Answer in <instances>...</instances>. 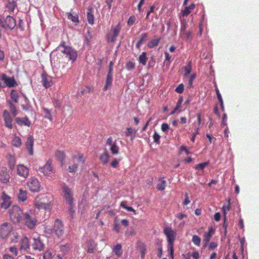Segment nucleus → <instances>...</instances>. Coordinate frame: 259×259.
Wrapping results in <instances>:
<instances>
[{
  "mask_svg": "<svg viewBox=\"0 0 259 259\" xmlns=\"http://www.w3.org/2000/svg\"><path fill=\"white\" fill-rule=\"evenodd\" d=\"M45 233L49 236L55 235L58 238L61 237L64 233V226L61 220L57 219L55 220L53 229L46 227Z\"/></svg>",
  "mask_w": 259,
  "mask_h": 259,
  "instance_id": "1",
  "label": "nucleus"
},
{
  "mask_svg": "<svg viewBox=\"0 0 259 259\" xmlns=\"http://www.w3.org/2000/svg\"><path fill=\"white\" fill-rule=\"evenodd\" d=\"M38 170L49 180H54L56 178V171L52 165L51 160H48L43 166L39 167Z\"/></svg>",
  "mask_w": 259,
  "mask_h": 259,
  "instance_id": "2",
  "label": "nucleus"
},
{
  "mask_svg": "<svg viewBox=\"0 0 259 259\" xmlns=\"http://www.w3.org/2000/svg\"><path fill=\"white\" fill-rule=\"evenodd\" d=\"M9 215L13 223L17 224L22 222L24 213L19 206L14 205L9 210Z\"/></svg>",
  "mask_w": 259,
  "mask_h": 259,
  "instance_id": "3",
  "label": "nucleus"
},
{
  "mask_svg": "<svg viewBox=\"0 0 259 259\" xmlns=\"http://www.w3.org/2000/svg\"><path fill=\"white\" fill-rule=\"evenodd\" d=\"M51 197L48 195H40L36 198L35 206L38 209L50 210L51 205Z\"/></svg>",
  "mask_w": 259,
  "mask_h": 259,
  "instance_id": "4",
  "label": "nucleus"
},
{
  "mask_svg": "<svg viewBox=\"0 0 259 259\" xmlns=\"http://www.w3.org/2000/svg\"><path fill=\"white\" fill-rule=\"evenodd\" d=\"M163 232L167 238L168 246L170 250V255L172 256L174 253L173 245L175 239V232L170 227L165 228Z\"/></svg>",
  "mask_w": 259,
  "mask_h": 259,
  "instance_id": "5",
  "label": "nucleus"
},
{
  "mask_svg": "<svg viewBox=\"0 0 259 259\" xmlns=\"http://www.w3.org/2000/svg\"><path fill=\"white\" fill-rule=\"evenodd\" d=\"M84 162L83 156L82 154L79 153L73 156L72 163L68 166V170L70 172H75L80 164H83Z\"/></svg>",
  "mask_w": 259,
  "mask_h": 259,
  "instance_id": "6",
  "label": "nucleus"
},
{
  "mask_svg": "<svg viewBox=\"0 0 259 259\" xmlns=\"http://www.w3.org/2000/svg\"><path fill=\"white\" fill-rule=\"evenodd\" d=\"M121 30V26L118 23L116 26L112 27L110 31L107 34V39L109 42H114Z\"/></svg>",
  "mask_w": 259,
  "mask_h": 259,
  "instance_id": "7",
  "label": "nucleus"
},
{
  "mask_svg": "<svg viewBox=\"0 0 259 259\" xmlns=\"http://www.w3.org/2000/svg\"><path fill=\"white\" fill-rule=\"evenodd\" d=\"M13 229V227L10 223H3L0 225V237L3 239L6 238Z\"/></svg>",
  "mask_w": 259,
  "mask_h": 259,
  "instance_id": "8",
  "label": "nucleus"
},
{
  "mask_svg": "<svg viewBox=\"0 0 259 259\" xmlns=\"http://www.w3.org/2000/svg\"><path fill=\"white\" fill-rule=\"evenodd\" d=\"M30 229H33L36 224V220L28 213H25L21 222Z\"/></svg>",
  "mask_w": 259,
  "mask_h": 259,
  "instance_id": "9",
  "label": "nucleus"
},
{
  "mask_svg": "<svg viewBox=\"0 0 259 259\" xmlns=\"http://www.w3.org/2000/svg\"><path fill=\"white\" fill-rule=\"evenodd\" d=\"M61 52L64 54L66 58H68L72 61H74L76 59V52L70 47H65L63 50H61Z\"/></svg>",
  "mask_w": 259,
  "mask_h": 259,
  "instance_id": "10",
  "label": "nucleus"
},
{
  "mask_svg": "<svg viewBox=\"0 0 259 259\" xmlns=\"http://www.w3.org/2000/svg\"><path fill=\"white\" fill-rule=\"evenodd\" d=\"M27 186L32 192H37L40 190V183L35 178H31L27 182Z\"/></svg>",
  "mask_w": 259,
  "mask_h": 259,
  "instance_id": "11",
  "label": "nucleus"
},
{
  "mask_svg": "<svg viewBox=\"0 0 259 259\" xmlns=\"http://www.w3.org/2000/svg\"><path fill=\"white\" fill-rule=\"evenodd\" d=\"M0 80L4 81L5 87L13 88L17 85V83L13 77H9L4 73L1 75Z\"/></svg>",
  "mask_w": 259,
  "mask_h": 259,
  "instance_id": "12",
  "label": "nucleus"
},
{
  "mask_svg": "<svg viewBox=\"0 0 259 259\" xmlns=\"http://www.w3.org/2000/svg\"><path fill=\"white\" fill-rule=\"evenodd\" d=\"M63 193V197L69 202L70 205L73 204V198L72 190L66 185H64L62 187Z\"/></svg>",
  "mask_w": 259,
  "mask_h": 259,
  "instance_id": "13",
  "label": "nucleus"
},
{
  "mask_svg": "<svg viewBox=\"0 0 259 259\" xmlns=\"http://www.w3.org/2000/svg\"><path fill=\"white\" fill-rule=\"evenodd\" d=\"M106 144L110 147V150L113 155L119 154V147L116 141H113L111 137L108 138L106 141Z\"/></svg>",
  "mask_w": 259,
  "mask_h": 259,
  "instance_id": "14",
  "label": "nucleus"
},
{
  "mask_svg": "<svg viewBox=\"0 0 259 259\" xmlns=\"http://www.w3.org/2000/svg\"><path fill=\"white\" fill-rule=\"evenodd\" d=\"M34 138L32 136H29L26 140L25 147L30 155H33Z\"/></svg>",
  "mask_w": 259,
  "mask_h": 259,
  "instance_id": "15",
  "label": "nucleus"
},
{
  "mask_svg": "<svg viewBox=\"0 0 259 259\" xmlns=\"http://www.w3.org/2000/svg\"><path fill=\"white\" fill-rule=\"evenodd\" d=\"M17 174L24 178H26L29 175V169L23 164H19L17 167Z\"/></svg>",
  "mask_w": 259,
  "mask_h": 259,
  "instance_id": "16",
  "label": "nucleus"
},
{
  "mask_svg": "<svg viewBox=\"0 0 259 259\" xmlns=\"http://www.w3.org/2000/svg\"><path fill=\"white\" fill-rule=\"evenodd\" d=\"M3 117L5 121V125L6 127L12 129L13 128L12 121L13 119L11 118L9 112L5 110L3 113Z\"/></svg>",
  "mask_w": 259,
  "mask_h": 259,
  "instance_id": "17",
  "label": "nucleus"
},
{
  "mask_svg": "<svg viewBox=\"0 0 259 259\" xmlns=\"http://www.w3.org/2000/svg\"><path fill=\"white\" fill-rule=\"evenodd\" d=\"M10 175L6 167H2L0 170V181L4 184L9 182Z\"/></svg>",
  "mask_w": 259,
  "mask_h": 259,
  "instance_id": "18",
  "label": "nucleus"
},
{
  "mask_svg": "<svg viewBox=\"0 0 259 259\" xmlns=\"http://www.w3.org/2000/svg\"><path fill=\"white\" fill-rule=\"evenodd\" d=\"M33 249L38 250L39 251L43 250L45 248V245L42 242L39 236L33 238V242L32 244Z\"/></svg>",
  "mask_w": 259,
  "mask_h": 259,
  "instance_id": "19",
  "label": "nucleus"
},
{
  "mask_svg": "<svg viewBox=\"0 0 259 259\" xmlns=\"http://www.w3.org/2000/svg\"><path fill=\"white\" fill-rule=\"evenodd\" d=\"M3 202L1 206L3 208L7 209L11 204V197L8 196L5 192H3L2 195Z\"/></svg>",
  "mask_w": 259,
  "mask_h": 259,
  "instance_id": "20",
  "label": "nucleus"
},
{
  "mask_svg": "<svg viewBox=\"0 0 259 259\" xmlns=\"http://www.w3.org/2000/svg\"><path fill=\"white\" fill-rule=\"evenodd\" d=\"M5 2V7L9 13H14L17 8V4L15 0H4Z\"/></svg>",
  "mask_w": 259,
  "mask_h": 259,
  "instance_id": "21",
  "label": "nucleus"
},
{
  "mask_svg": "<svg viewBox=\"0 0 259 259\" xmlns=\"http://www.w3.org/2000/svg\"><path fill=\"white\" fill-rule=\"evenodd\" d=\"M15 120L16 123L20 126L24 125L29 127L31 125V122L27 116H25L24 118L17 117Z\"/></svg>",
  "mask_w": 259,
  "mask_h": 259,
  "instance_id": "22",
  "label": "nucleus"
},
{
  "mask_svg": "<svg viewBox=\"0 0 259 259\" xmlns=\"http://www.w3.org/2000/svg\"><path fill=\"white\" fill-rule=\"evenodd\" d=\"M42 77V83L46 88H48L52 85V78L50 76L45 74H42L41 75Z\"/></svg>",
  "mask_w": 259,
  "mask_h": 259,
  "instance_id": "23",
  "label": "nucleus"
},
{
  "mask_svg": "<svg viewBox=\"0 0 259 259\" xmlns=\"http://www.w3.org/2000/svg\"><path fill=\"white\" fill-rule=\"evenodd\" d=\"M29 248V240L27 237H24L21 241L20 249L26 251Z\"/></svg>",
  "mask_w": 259,
  "mask_h": 259,
  "instance_id": "24",
  "label": "nucleus"
},
{
  "mask_svg": "<svg viewBox=\"0 0 259 259\" xmlns=\"http://www.w3.org/2000/svg\"><path fill=\"white\" fill-rule=\"evenodd\" d=\"M113 80V74H107L106 80H105V84L103 88L104 91L107 90L109 88H110L112 85Z\"/></svg>",
  "mask_w": 259,
  "mask_h": 259,
  "instance_id": "25",
  "label": "nucleus"
},
{
  "mask_svg": "<svg viewBox=\"0 0 259 259\" xmlns=\"http://www.w3.org/2000/svg\"><path fill=\"white\" fill-rule=\"evenodd\" d=\"M137 130L132 127H128L124 132L126 137H131L132 139H134L137 134Z\"/></svg>",
  "mask_w": 259,
  "mask_h": 259,
  "instance_id": "26",
  "label": "nucleus"
},
{
  "mask_svg": "<svg viewBox=\"0 0 259 259\" xmlns=\"http://www.w3.org/2000/svg\"><path fill=\"white\" fill-rule=\"evenodd\" d=\"M18 198L19 201H25L27 198V193L26 191L22 189L19 190V194L18 195Z\"/></svg>",
  "mask_w": 259,
  "mask_h": 259,
  "instance_id": "27",
  "label": "nucleus"
},
{
  "mask_svg": "<svg viewBox=\"0 0 259 259\" xmlns=\"http://www.w3.org/2000/svg\"><path fill=\"white\" fill-rule=\"evenodd\" d=\"M113 251L118 257H120L122 254V246L120 244H116L113 248Z\"/></svg>",
  "mask_w": 259,
  "mask_h": 259,
  "instance_id": "28",
  "label": "nucleus"
},
{
  "mask_svg": "<svg viewBox=\"0 0 259 259\" xmlns=\"http://www.w3.org/2000/svg\"><path fill=\"white\" fill-rule=\"evenodd\" d=\"M195 4H191L189 6L186 7L184 10L182 11L183 16H188L190 14L191 11L193 10L195 8Z\"/></svg>",
  "mask_w": 259,
  "mask_h": 259,
  "instance_id": "29",
  "label": "nucleus"
},
{
  "mask_svg": "<svg viewBox=\"0 0 259 259\" xmlns=\"http://www.w3.org/2000/svg\"><path fill=\"white\" fill-rule=\"evenodd\" d=\"M213 231L212 228L211 227L209 228L208 229V232H205L204 234L203 241L206 242V243L209 242V241L211 237L212 234L213 233Z\"/></svg>",
  "mask_w": 259,
  "mask_h": 259,
  "instance_id": "30",
  "label": "nucleus"
},
{
  "mask_svg": "<svg viewBox=\"0 0 259 259\" xmlns=\"http://www.w3.org/2000/svg\"><path fill=\"white\" fill-rule=\"evenodd\" d=\"M109 157L110 155L107 152H104L100 155V160L103 165L107 163Z\"/></svg>",
  "mask_w": 259,
  "mask_h": 259,
  "instance_id": "31",
  "label": "nucleus"
},
{
  "mask_svg": "<svg viewBox=\"0 0 259 259\" xmlns=\"http://www.w3.org/2000/svg\"><path fill=\"white\" fill-rule=\"evenodd\" d=\"M87 19L89 24H93L94 23V16L93 14V10L92 8H89L88 9V12L87 13Z\"/></svg>",
  "mask_w": 259,
  "mask_h": 259,
  "instance_id": "32",
  "label": "nucleus"
},
{
  "mask_svg": "<svg viewBox=\"0 0 259 259\" xmlns=\"http://www.w3.org/2000/svg\"><path fill=\"white\" fill-rule=\"evenodd\" d=\"M12 144L16 147H20L22 144L21 139L18 136H14L12 140Z\"/></svg>",
  "mask_w": 259,
  "mask_h": 259,
  "instance_id": "33",
  "label": "nucleus"
},
{
  "mask_svg": "<svg viewBox=\"0 0 259 259\" xmlns=\"http://www.w3.org/2000/svg\"><path fill=\"white\" fill-rule=\"evenodd\" d=\"M160 41V38L152 39L149 41L147 44V47L149 48H153L155 46H157Z\"/></svg>",
  "mask_w": 259,
  "mask_h": 259,
  "instance_id": "34",
  "label": "nucleus"
},
{
  "mask_svg": "<svg viewBox=\"0 0 259 259\" xmlns=\"http://www.w3.org/2000/svg\"><path fill=\"white\" fill-rule=\"evenodd\" d=\"M147 58L146 57V53L143 52L141 55H140L139 58V63L143 65H145L147 61Z\"/></svg>",
  "mask_w": 259,
  "mask_h": 259,
  "instance_id": "35",
  "label": "nucleus"
},
{
  "mask_svg": "<svg viewBox=\"0 0 259 259\" xmlns=\"http://www.w3.org/2000/svg\"><path fill=\"white\" fill-rule=\"evenodd\" d=\"M183 69L185 71L184 75L187 76L192 71V63L190 61L188 63L187 65L184 66L183 68Z\"/></svg>",
  "mask_w": 259,
  "mask_h": 259,
  "instance_id": "36",
  "label": "nucleus"
},
{
  "mask_svg": "<svg viewBox=\"0 0 259 259\" xmlns=\"http://www.w3.org/2000/svg\"><path fill=\"white\" fill-rule=\"evenodd\" d=\"M126 201H123L120 203V206L124 208L128 211L133 212L134 213H136V210L131 206H126Z\"/></svg>",
  "mask_w": 259,
  "mask_h": 259,
  "instance_id": "37",
  "label": "nucleus"
},
{
  "mask_svg": "<svg viewBox=\"0 0 259 259\" xmlns=\"http://www.w3.org/2000/svg\"><path fill=\"white\" fill-rule=\"evenodd\" d=\"M43 111L45 113V117L52 121L53 118L51 114V111L46 108H43Z\"/></svg>",
  "mask_w": 259,
  "mask_h": 259,
  "instance_id": "38",
  "label": "nucleus"
},
{
  "mask_svg": "<svg viewBox=\"0 0 259 259\" xmlns=\"http://www.w3.org/2000/svg\"><path fill=\"white\" fill-rule=\"evenodd\" d=\"M181 35L183 36L186 40L190 41L192 39V36L190 31H186L181 33Z\"/></svg>",
  "mask_w": 259,
  "mask_h": 259,
  "instance_id": "39",
  "label": "nucleus"
},
{
  "mask_svg": "<svg viewBox=\"0 0 259 259\" xmlns=\"http://www.w3.org/2000/svg\"><path fill=\"white\" fill-rule=\"evenodd\" d=\"M192 241L196 246H199L201 242V239L197 235H193Z\"/></svg>",
  "mask_w": 259,
  "mask_h": 259,
  "instance_id": "40",
  "label": "nucleus"
},
{
  "mask_svg": "<svg viewBox=\"0 0 259 259\" xmlns=\"http://www.w3.org/2000/svg\"><path fill=\"white\" fill-rule=\"evenodd\" d=\"M11 97L15 102H17L19 99V95L17 91L12 90L11 92Z\"/></svg>",
  "mask_w": 259,
  "mask_h": 259,
  "instance_id": "41",
  "label": "nucleus"
},
{
  "mask_svg": "<svg viewBox=\"0 0 259 259\" xmlns=\"http://www.w3.org/2000/svg\"><path fill=\"white\" fill-rule=\"evenodd\" d=\"M68 18L73 22H78V16L76 14L74 15L71 13H68Z\"/></svg>",
  "mask_w": 259,
  "mask_h": 259,
  "instance_id": "42",
  "label": "nucleus"
},
{
  "mask_svg": "<svg viewBox=\"0 0 259 259\" xmlns=\"http://www.w3.org/2000/svg\"><path fill=\"white\" fill-rule=\"evenodd\" d=\"M166 183V181L162 180L160 183L157 184V189L160 191H163L165 189Z\"/></svg>",
  "mask_w": 259,
  "mask_h": 259,
  "instance_id": "43",
  "label": "nucleus"
},
{
  "mask_svg": "<svg viewBox=\"0 0 259 259\" xmlns=\"http://www.w3.org/2000/svg\"><path fill=\"white\" fill-rule=\"evenodd\" d=\"M139 249H140V252L141 253L142 257H144L145 255L146 250V246H145V244L140 243V245H139Z\"/></svg>",
  "mask_w": 259,
  "mask_h": 259,
  "instance_id": "44",
  "label": "nucleus"
},
{
  "mask_svg": "<svg viewBox=\"0 0 259 259\" xmlns=\"http://www.w3.org/2000/svg\"><path fill=\"white\" fill-rule=\"evenodd\" d=\"M56 156L61 161H63L65 159V154L63 151H57L56 152Z\"/></svg>",
  "mask_w": 259,
  "mask_h": 259,
  "instance_id": "45",
  "label": "nucleus"
},
{
  "mask_svg": "<svg viewBox=\"0 0 259 259\" xmlns=\"http://www.w3.org/2000/svg\"><path fill=\"white\" fill-rule=\"evenodd\" d=\"M181 30L180 33L184 32L186 31V26H187V22L184 19H182L181 20Z\"/></svg>",
  "mask_w": 259,
  "mask_h": 259,
  "instance_id": "46",
  "label": "nucleus"
},
{
  "mask_svg": "<svg viewBox=\"0 0 259 259\" xmlns=\"http://www.w3.org/2000/svg\"><path fill=\"white\" fill-rule=\"evenodd\" d=\"M230 200L229 199L227 200V204L223 205L222 209L223 211L224 214L226 215V211H228L230 209Z\"/></svg>",
  "mask_w": 259,
  "mask_h": 259,
  "instance_id": "47",
  "label": "nucleus"
},
{
  "mask_svg": "<svg viewBox=\"0 0 259 259\" xmlns=\"http://www.w3.org/2000/svg\"><path fill=\"white\" fill-rule=\"evenodd\" d=\"M208 164V162H203L196 165L195 166L196 169L200 168L203 170L207 165Z\"/></svg>",
  "mask_w": 259,
  "mask_h": 259,
  "instance_id": "48",
  "label": "nucleus"
},
{
  "mask_svg": "<svg viewBox=\"0 0 259 259\" xmlns=\"http://www.w3.org/2000/svg\"><path fill=\"white\" fill-rule=\"evenodd\" d=\"M53 256V253L50 251L48 250L44 254L43 259H51Z\"/></svg>",
  "mask_w": 259,
  "mask_h": 259,
  "instance_id": "49",
  "label": "nucleus"
},
{
  "mask_svg": "<svg viewBox=\"0 0 259 259\" xmlns=\"http://www.w3.org/2000/svg\"><path fill=\"white\" fill-rule=\"evenodd\" d=\"M20 238V235L19 233L17 232H14L12 234V237L11 238L12 241L14 242H18L19 239Z\"/></svg>",
  "mask_w": 259,
  "mask_h": 259,
  "instance_id": "50",
  "label": "nucleus"
},
{
  "mask_svg": "<svg viewBox=\"0 0 259 259\" xmlns=\"http://www.w3.org/2000/svg\"><path fill=\"white\" fill-rule=\"evenodd\" d=\"M153 138L154 142H155L156 144L159 143L160 136L156 132H154L153 135Z\"/></svg>",
  "mask_w": 259,
  "mask_h": 259,
  "instance_id": "51",
  "label": "nucleus"
},
{
  "mask_svg": "<svg viewBox=\"0 0 259 259\" xmlns=\"http://www.w3.org/2000/svg\"><path fill=\"white\" fill-rule=\"evenodd\" d=\"M182 102H183L182 98H180L178 100L177 106L175 107L174 110L171 113L172 114H174L177 110H178L181 107V104L182 103Z\"/></svg>",
  "mask_w": 259,
  "mask_h": 259,
  "instance_id": "52",
  "label": "nucleus"
},
{
  "mask_svg": "<svg viewBox=\"0 0 259 259\" xmlns=\"http://www.w3.org/2000/svg\"><path fill=\"white\" fill-rule=\"evenodd\" d=\"M136 17L134 16H131L127 21V24L128 26L133 25L135 22Z\"/></svg>",
  "mask_w": 259,
  "mask_h": 259,
  "instance_id": "53",
  "label": "nucleus"
},
{
  "mask_svg": "<svg viewBox=\"0 0 259 259\" xmlns=\"http://www.w3.org/2000/svg\"><path fill=\"white\" fill-rule=\"evenodd\" d=\"M175 91L179 94H181L184 91V85L182 83L179 84L175 89Z\"/></svg>",
  "mask_w": 259,
  "mask_h": 259,
  "instance_id": "54",
  "label": "nucleus"
},
{
  "mask_svg": "<svg viewBox=\"0 0 259 259\" xmlns=\"http://www.w3.org/2000/svg\"><path fill=\"white\" fill-rule=\"evenodd\" d=\"M10 108H11V113L13 115V116H16V115L17 114V111L16 110V107L13 104H11Z\"/></svg>",
  "mask_w": 259,
  "mask_h": 259,
  "instance_id": "55",
  "label": "nucleus"
},
{
  "mask_svg": "<svg viewBox=\"0 0 259 259\" xmlns=\"http://www.w3.org/2000/svg\"><path fill=\"white\" fill-rule=\"evenodd\" d=\"M215 91L216 92V94H217V98H218V99L219 101V103H222V100H223V99H222V96L220 93V91L218 89V88H216L215 89Z\"/></svg>",
  "mask_w": 259,
  "mask_h": 259,
  "instance_id": "56",
  "label": "nucleus"
},
{
  "mask_svg": "<svg viewBox=\"0 0 259 259\" xmlns=\"http://www.w3.org/2000/svg\"><path fill=\"white\" fill-rule=\"evenodd\" d=\"M135 64L132 61H128L126 64V68L128 70H131L134 68Z\"/></svg>",
  "mask_w": 259,
  "mask_h": 259,
  "instance_id": "57",
  "label": "nucleus"
},
{
  "mask_svg": "<svg viewBox=\"0 0 259 259\" xmlns=\"http://www.w3.org/2000/svg\"><path fill=\"white\" fill-rule=\"evenodd\" d=\"M148 37V33H144L142 34L139 38V41L143 43L144 41H145L146 39V38Z\"/></svg>",
  "mask_w": 259,
  "mask_h": 259,
  "instance_id": "58",
  "label": "nucleus"
},
{
  "mask_svg": "<svg viewBox=\"0 0 259 259\" xmlns=\"http://www.w3.org/2000/svg\"><path fill=\"white\" fill-rule=\"evenodd\" d=\"M119 160L115 158L111 162V166L113 168H116L119 164Z\"/></svg>",
  "mask_w": 259,
  "mask_h": 259,
  "instance_id": "59",
  "label": "nucleus"
},
{
  "mask_svg": "<svg viewBox=\"0 0 259 259\" xmlns=\"http://www.w3.org/2000/svg\"><path fill=\"white\" fill-rule=\"evenodd\" d=\"M113 228L114 230L117 233H119L120 232V226L118 223H113Z\"/></svg>",
  "mask_w": 259,
  "mask_h": 259,
  "instance_id": "60",
  "label": "nucleus"
},
{
  "mask_svg": "<svg viewBox=\"0 0 259 259\" xmlns=\"http://www.w3.org/2000/svg\"><path fill=\"white\" fill-rule=\"evenodd\" d=\"M185 197L183 202V204L185 205H187L190 202V201L189 200L188 195L187 193H185Z\"/></svg>",
  "mask_w": 259,
  "mask_h": 259,
  "instance_id": "61",
  "label": "nucleus"
},
{
  "mask_svg": "<svg viewBox=\"0 0 259 259\" xmlns=\"http://www.w3.org/2000/svg\"><path fill=\"white\" fill-rule=\"evenodd\" d=\"M168 128H169V125L168 124H167L166 123L162 124L161 126V130L163 132L166 131Z\"/></svg>",
  "mask_w": 259,
  "mask_h": 259,
  "instance_id": "62",
  "label": "nucleus"
},
{
  "mask_svg": "<svg viewBox=\"0 0 259 259\" xmlns=\"http://www.w3.org/2000/svg\"><path fill=\"white\" fill-rule=\"evenodd\" d=\"M183 151L185 152L187 155H189L190 154V152L189 150L187 149V147L184 145L181 146L180 147V152H182Z\"/></svg>",
  "mask_w": 259,
  "mask_h": 259,
  "instance_id": "63",
  "label": "nucleus"
},
{
  "mask_svg": "<svg viewBox=\"0 0 259 259\" xmlns=\"http://www.w3.org/2000/svg\"><path fill=\"white\" fill-rule=\"evenodd\" d=\"M9 250L13 253L15 255H17L18 254V251H17V248L15 247H11L9 248Z\"/></svg>",
  "mask_w": 259,
  "mask_h": 259,
  "instance_id": "64",
  "label": "nucleus"
}]
</instances>
